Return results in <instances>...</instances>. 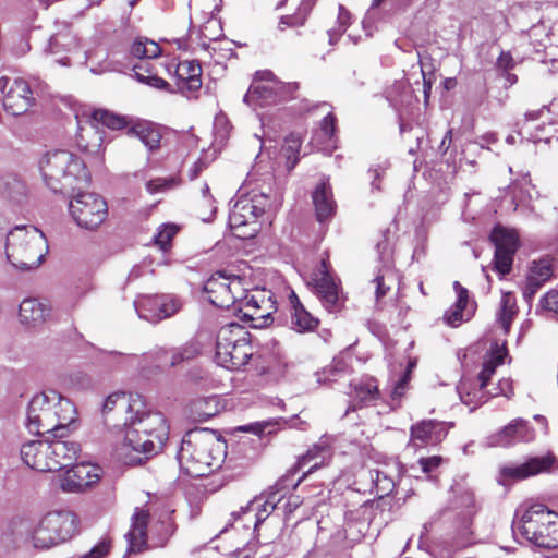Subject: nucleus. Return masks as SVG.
<instances>
[{"mask_svg":"<svg viewBox=\"0 0 558 558\" xmlns=\"http://www.w3.org/2000/svg\"><path fill=\"white\" fill-rule=\"evenodd\" d=\"M313 286L316 295L329 313L339 312L343 307L344 296L342 295L340 286L329 274L328 255L322 259L317 272L313 278Z\"/></svg>","mask_w":558,"mask_h":558,"instance_id":"18","label":"nucleus"},{"mask_svg":"<svg viewBox=\"0 0 558 558\" xmlns=\"http://www.w3.org/2000/svg\"><path fill=\"white\" fill-rule=\"evenodd\" d=\"M203 291L213 305L221 308H235L245 292L242 279L225 271L213 274L206 280Z\"/></svg>","mask_w":558,"mask_h":558,"instance_id":"12","label":"nucleus"},{"mask_svg":"<svg viewBox=\"0 0 558 558\" xmlns=\"http://www.w3.org/2000/svg\"><path fill=\"white\" fill-rule=\"evenodd\" d=\"M513 531L538 547H558V514L544 505L525 509Z\"/></svg>","mask_w":558,"mask_h":558,"instance_id":"6","label":"nucleus"},{"mask_svg":"<svg viewBox=\"0 0 558 558\" xmlns=\"http://www.w3.org/2000/svg\"><path fill=\"white\" fill-rule=\"evenodd\" d=\"M558 470V460L553 454L534 457L521 464L502 466L499 471V483L508 485L523 481L544 472Z\"/></svg>","mask_w":558,"mask_h":558,"instance_id":"17","label":"nucleus"},{"mask_svg":"<svg viewBox=\"0 0 558 558\" xmlns=\"http://www.w3.org/2000/svg\"><path fill=\"white\" fill-rule=\"evenodd\" d=\"M296 470H291L282 477H280L276 484L269 487L266 498V506H269L271 509H275L276 506L281 501V499L291 490L295 489L300 482L305 477L307 473H305L302 477H300L296 482H294L293 476Z\"/></svg>","mask_w":558,"mask_h":558,"instance_id":"40","label":"nucleus"},{"mask_svg":"<svg viewBox=\"0 0 558 558\" xmlns=\"http://www.w3.org/2000/svg\"><path fill=\"white\" fill-rule=\"evenodd\" d=\"M492 244H519L520 235L514 228L496 225L490 232Z\"/></svg>","mask_w":558,"mask_h":558,"instance_id":"50","label":"nucleus"},{"mask_svg":"<svg viewBox=\"0 0 558 558\" xmlns=\"http://www.w3.org/2000/svg\"><path fill=\"white\" fill-rule=\"evenodd\" d=\"M181 184V179L178 175H171L168 178H156L151 179L146 183V190L149 194L156 195L168 192L178 187Z\"/></svg>","mask_w":558,"mask_h":558,"instance_id":"52","label":"nucleus"},{"mask_svg":"<svg viewBox=\"0 0 558 558\" xmlns=\"http://www.w3.org/2000/svg\"><path fill=\"white\" fill-rule=\"evenodd\" d=\"M543 306L546 311L558 314V289L549 291L543 298Z\"/></svg>","mask_w":558,"mask_h":558,"instance_id":"64","label":"nucleus"},{"mask_svg":"<svg viewBox=\"0 0 558 558\" xmlns=\"http://www.w3.org/2000/svg\"><path fill=\"white\" fill-rule=\"evenodd\" d=\"M371 476L380 497L389 495L395 489L393 478L385 471L374 470L371 472Z\"/></svg>","mask_w":558,"mask_h":558,"instance_id":"55","label":"nucleus"},{"mask_svg":"<svg viewBox=\"0 0 558 558\" xmlns=\"http://www.w3.org/2000/svg\"><path fill=\"white\" fill-rule=\"evenodd\" d=\"M385 0H373L368 8L363 21L362 27L365 32L366 37H369L377 29V23L380 20L379 7Z\"/></svg>","mask_w":558,"mask_h":558,"instance_id":"54","label":"nucleus"},{"mask_svg":"<svg viewBox=\"0 0 558 558\" xmlns=\"http://www.w3.org/2000/svg\"><path fill=\"white\" fill-rule=\"evenodd\" d=\"M332 457L331 438L328 436L322 437L315 442L305 454L300 457L298 461V469L313 463L306 473H312L314 470L327 464Z\"/></svg>","mask_w":558,"mask_h":558,"instance_id":"32","label":"nucleus"},{"mask_svg":"<svg viewBox=\"0 0 558 558\" xmlns=\"http://www.w3.org/2000/svg\"><path fill=\"white\" fill-rule=\"evenodd\" d=\"M275 89L278 98V102L289 101L294 99L296 92L299 90V84L295 82L283 83L274 76Z\"/></svg>","mask_w":558,"mask_h":558,"instance_id":"57","label":"nucleus"},{"mask_svg":"<svg viewBox=\"0 0 558 558\" xmlns=\"http://www.w3.org/2000/svg\"><path fill=\"white\" fill-rule=\"evenodd\" d=\"M199 354V349L195 343H186L180 349L172 352L171 365H178L183 361H189L196 357Z\"/></svg>","mask_w":558,"mask_h":558,"instance_id":"59","label":"nucleus"},{"mask_svg":"<svg viewBox=\"0 0 558 558\" xmlns=\"http://www.w3.org/2000/svg\"><path fill=\"white\" fill-rule=\"evenodd\" d=\"M5 239L7 244L11 242L21 243H47L46 235L34 226H16L14 229L5 232L0 230V242Z\"/></svg>","mask_w":558,"mask_h":558,"instance_id":"38","label":"nucleus"},{"mask_svg":"<svg viewBox=\"0 0 558 558\" xmlns=\"http://www.w3.org/2000/svg\"><path fill=\"white\" fill-rule=\"evenodd\" d=\"M49 440L52 461L57 464V471L69 466L77 458L81 446L76 441L63 440V437H53Z\"/></svg>","mask_w":558,"mask_h":558,"instance_id":"34","label":"nucleus"},{"mask_svg":"<svg viewBox=\"0 0 558 558\" xmlns=\"http://www.w3.org/2000/svg\"><path fill=\"white\" fill-rule=\"evenodd\" d=\"M291 305V327L298 332L313 331L318 326V319L308 313L300 302L294 291L289 295Z\"/></svg>","mask_w":558,"mask_h":558,"instance_id":"37","label":"nucleus"},{"mask_svg":"<svg viewBox=\"0 0 558 558\" xmlns=\"http://www.w3.org/2000/svg\"><path fill=\"white\" fill-rule=\"evenodd\" d=\"M111 548V542L109 539H101L96 544L88 553L84 554L80 558H105Z\"/></svg>","mask_w":558,"mask_h":558,"instance_id":"61","label":"nucleus"},{"mask_svg":"<svg viewBox=\"0 0 558 558\" xmlns=\"http://www.w3.org/2000/svg\"><path fill=\"white\" fill-rule=\"evenodd\" d=\"M144 408L145 400L141 395L118 391L105 399L101 411L105 416L117 412V415L123 420L125 425V423L133 421V414H141Z\"/></svg>","mask_w":558,"mask_h":558,"instance_id":"20","label":"nucleus"},{"mask_svg":"<svg viewBox=\"0 0 558 558\" xmlns=\"http://www.w3.org/2000/svg\"><path fill=\"white\" fill-rule=\"evenodd\" d=\"M183 303L181 299L171 294L159 295V322L175 315L181 311Z\"/></svg>","mask_w":558,"mask_h":558,"instance_id":"51","label":"nucleus"},{"mask_svg":"<svg viewBox=\"0 0 558 558\" xmlns=\"http://www.w3.org/2000/svg\"><path fill=\"white\" fill-rule=\"evenodd\" d=\"M93 121L87 125L80 128L77 135L78 146L89 153H97L102 143V136L95 123L101 124L112 130H121L128 122L124 117L116 114L105 109H97L93 112Z\"/></svg>","mask_w":558,"mask_h":558,"instance_id":"14","label":"nucleus"},{"mask_svg":"<svg viewBox=\"0 0 558 558\" xmlns=\"http://www.w3.org/2000/svg\"><path fill=\"white\" fill-rule=\"evenodd\" d=\"M253 180L254 173H250L229 214L230 230L240 240L253 239L260 230L259 218L265 216L266 220H270L271 210L279 205L270 193V185L250 187Z\"/></svg>","mask_w":558,"mask_h":558,"instance_id":"2","label":"nucleus"},{"mask_svg":"<svg viewBox=\"0 0 558 558\" xmlns=\"http://www.w3.org/2000/svg\"><path fill=\"white\" fill-rule=\"evenodd\" d=\"M519 135L522 140L534 143L550 138L558 141V98L548 106L525 113L522 122L518 123Z\"/></svg>","mask_w":558,"mask_h":558,"instance_id":"11","label":"nucleus"},{"mask_svg":"<svg viewBox=\"0 0 558 558\" xmlns=\"http://www.w3.org/2000/svg\"><path fill=\"white\" fill-rule=\"evenodd\" d=\"M253 355L248 332L239 324H228L217 333L215 360L230 371L245 366Z\"/></svg>","mask_w":558,"mask_h":558,"instance_id":"8","label":"nucleus"},{"mask_svg":"<svg viewBox=\"0 0 558 558\" xmlns=\"http://www.w3.org/2000/svg\"><path fill=\"white\" fill-rule=\"evenodd\" d=\"M462 219L466 222H477L496 214L495 203L478 192L464 194Z\"/></svg>","mask_w":558,"mask_h":558,"instance_id":"28","label":"nucleus"},{"mask_svg":"<svg viewBox=\"0 0 558 558\" xmlns=\"http://www.w3.org/2000/svg\"><path fill=\"white\" fill-rule=\"evenodd\" d=\"M243 101L253 108H264L278 105V98L274 84V74L264 72L259 80H255L244 95Z\"/></svg>","mask_w":558,"mask_h":558,"instance_id":"24","label":"nucleus"},{"mask_svg":"<svg viewBox=\"0 0 558 558\" xmlns=\"http://www.w3.org/2000/svg\"><path fill=\"white\" fill-rule=\"evenodd\" d=\"M316 1L317 0H302L294 14L280 17L278 24L279 29L283 31L287 27L303 26Z\"/></svg>","mask_w":558,"mask_h":558,"instance_id":"45","label":"nucleus"},{"mask_svg":"<svg viewBox=\"0 0 558 558\" xmlns=\"http://www.w3.org/2000/svg\"><path fill=\"white\" fill-rule=\"evenodd\" d=\"M351 14L348 10H345L342 5H339V14H338V27L328 31L329 44L333 45L337 43L338 37L344 33L350 24Z\"/></svg>","mask_w":558,"mask_h":558,"instance_id":"58","label":"nucleus"},{"mask_svg":"<svg viewBox=\"0 0 558 558\" xmlns=\"http://www.w3.org/2000/svg\"><path fill=\"white\" fill-rule=\"evenodd\" d=\"M134 307L140 318L150 323L159 322V295L141 296L134 301Z\"/></svg>","mask_w":558,"mask_h":558,"instance_id":"46","label":"nucleus"},{"mask_svg":"<svg viewBox=\"0 0 558 558\" xmlns=\"http://www.w3.org/2000/svg\"><path fill=\"white\" fill-rule=\"evenodd\" d=\"M453 289L457 293L456 303L445 313L444 320L448 326L457 327L463 322H468L473 315V307L469 306V292L460 284L453 282Z\"/></svg>","mask_w":558,"mask_h":558,"instance_id":"30","label":"nucleus"},{"mask_svg":"<svg viewBox=\"0 0 558 558\" xmlns=\"http://www.w3.org/2000/svg\"><path fill=\"white\" fill-rule=\"evenodd\" d=\"M129 132L135 134L149 150L159 146L161 140L159 132L147 123H138Z\"/></svg>","mask_w":558,"mask_h":558,"instance_id":"48","label":"nucleus"},{"mask_svg":"<svg viewBox=\"0 0 558 558\" xmlns=\"http://www.w3.org/2000/svg\"><path fill=\"white\" fill-rule=\"evenodd\" d=\"M202 68L193 60L179 62L174 69L178 89L182 93L196 92L202 87Z\"/></svg>","mask_w":558,"mask_h":558,"instance_id":"29","label":"nucleus"},{"mask_svg":"<svg viewBox=\"0 0 558 558\" xmlns=\"http://www.w3.org/2000/svg\"><path fill=\"white\" fill-rule=\"evenodd\" d=\"M315 216L319 222L330 220L337 210L329 177H322L312 192Z\"/></svg>","mask_w":558,"mask_h":558,"instance_id":"26","label":"nucleus"},{"mask_svg":"<svg viewBox=\"0 0 558 558\" xmlns=\"http://www.w3.org/2000/svg\"><path fill=\"white\" fill-rule=\"evenodd\" d=\"M76 418L73 402L56 390H48L35 395L28 402L25 426L32 434L65 437Z\"/></svg>","mask_w":558,"mask_h":558,"instance_id":"3","label":"nucleus"},{"mask_svg":"<svg viewBox=\"0 0 558 558\" xmlns=\"http://www.w3.org/2000/svg\"><path fill=\"white\" fill-rule=\"evenodd\" d=\"M535 438V430L523 418H514L498 433L488 438L492 447H510L519 442H530Z\"/></svg>","mask_w":558,"mask_h":558,"instance_id":"21","label":"nucleus"},{"mask_svg":"<svg viewBox=\"0 0 558 558\" xmlns=\"http://www.w3.org/2000/svg\"><path fill=\"white\" fill-rule=\"evenodd\" d=\"M69 210L77 226L87 230L97 229L108 215L106 201L95 193H77Z\"/></svg>","mask_w":558,"mask_h":558,"instance_id":"13","label":"nucleus"},{"mask_svg":"<svg viewBox=\"0 0 558 558\" xmlns=\"http://www.w3.org/2000/svg\"><path fill=\"white\" fill-rule=\"evenodd\" d=\"M49 246H7L9 263L21 271L36 269L44 262Z\"/></svg>","mask_w":558,"mask_h":558,"instance_id":"25","label":"nucleus"},{"mask_svg":"<svg viewBox=\"0 0 558 558\" xmlns=\"http://www.w3.org/2000/svg\"><path fill=\"white\" fill-rule=\"evenodd\" d=\"M77 524V517L71 511L48 512L32 530L29 538L35 548L49 549L73 537Z\"/></svg>","mask_w":558,"mask_h":558,"instance_id":"9","label":"nucleus"},{"mask_svg":"<svg viewBox=\"0 0 558 558\" xmlns=\"http://www.w3.org/2000/svg\"><path fill=\"white\" fill-rule=\"evenodd\" d=\"M35 104V97L29 84L22 78H15L3 96V108L12 116H21Z\"/></svg>","mask_w":558,"mask_h":558,"instance_id":"22","label":"nucleus"},{"mask_svg":"<svg viewBox=\"0 0 558 558\" xmlns=\"http://www.w3.org/2000/svg\"><path fill=\"white\" fill-rule=\"evenodd\" d=\"M395 254L393 246H383L379 251L381 267L378 268L371 283L375 288V301L380 305L385 298L389 296L392 291L399 290L401 276L396 269L392 256Z\"/></svg>","mask_w":558,"mask_h":558,"instance_id":"16","label":"nucleus"},{"mask_svg":"<svg viewBox=\"0 0 558 558\" xmlns=\"http://www.w3.org/2000/svg\"><path fill=\"white\" fill-rule=\"evenodd\" d=\"M222 458V446L208 429L186 434L178 452L180 466L186 474L201 477L218 468Z\"/></svg>","mask_w":558,"mask_h":558,"instance_id":"5","label":"nucleus"},{"mask_svg":"<svg viewBox=\"0 0 558 558\" xmlns=\"http://www.w3.org/2000/svg\"><path fill=\"white\" fill-rule=\"evenodd\" d=\"M39 170L46 185L53 192L80 190L90 181L85 162L65 149L46 153L39 162Z\"/></svg>","mask_w":558,"mask_h":558,"instance_id":"4","label":"nucleus"},{"mask_svg":"<svg viewBox=\"0 0 558 558\" xmlns=\"http://www.w3.org/2000/svg\"><path fill=\"white\" fill-rule=\"evenodd\" d=\"M487 386H482V383H470L462 381L458 387L459 396L461 401L471 408V410L476 409L477 407L487 402L488 397L486 396L485 388Z\"/></svg>","mask_w":558,"mask_h":558,"instance_id":"42","label":"nucleus"},{"mask_svg":"<svg viewBox=\"0 0 558 558\" xmlns=\"http://www.w3.org/2000/svg\"><path fill=\"white\" fill-rule=\"evenodd\" d=\"M101 469L92 463H78L59 477V486L65 493H82L100 480Z\"/></svg>","mask_w":558,"mask_h":558,"instance_id":"19","label":"nucleus"},{"mask_svg":"<svg viewBox=\"0 0 558 558\" xmlns=\"http://www.w3.org/2000/svg\"><path fill=\"white\" fill-rule=\"evenodd\" d=\"M130 54L132 58L138 59V62L132 64V70L140 83L172 93L169 83L159 76V66L162 68L163 64L153 62L161 54V48L156 41L138 37L132 43Z\"/></svg>","mask_w":558,"mask_h":558,"instance_id":"10","label":"nucleus"},{"mask_svg":"<svg viewBox=\"0 0 558 558\" xmlns=\"http://www.w3.org/2000/svg\"><path fill=\"white\" fill-rule=\"evenodd\" d=\"M442 462H444V459L440 456L421 458L418 460V464L421 465L422 471L426 474L434 472L436 469H438L441 465Z\"/></svg>","mask_w":558,"mask_h":558,"instance_id":"63","label":"nucleus"},{"mask_svg":"<svg viewBox=\"0 0 558 558\" xmlns=\"http://www.w3.org/2000/svg\"><path fill=\"white\" fill-rule=\"evenodd\" d=\"M0 193L8 201L21 204L26 198V186L16 177L8 175L0 182Z\"/></svg>","mask_w":558,"mask_h":558,"instance_id":"44","label":"nucleus"},{"mask_svg":"<svg viewBox=\"0 0 558 558\" xmlns=\"http://www.w3.org/2000/svg\"><path fill=\"white\" fill-rule=\"evenodd\" d=\"M276 311V303L271 296H266L258 292L254 294H243L239 305L234 308L243 320L250 322L253 328H264L272 322V314Z\"/></svg>","mask_w":558,"mask_h":558,"instance_id":"15","label":"nucleus"},{"mask_svg":"<svg viewBox=\"0 0 558 558\" xmlns=\"http://www.w3.org/2000/svg\"><path fill=\"white\" fill-rule=\"evenodd\" d=\"M269 506H266V500L260 505L257 501L251 502L247 507L242 508L241 513L245 517H251L248 521L254 522V527L264 522L269 513L272 511Z\"/></svg>","mask_w":558,"mask_h":558,"instance_id":"53","label":"nucleus"},{"mask_svg":"<svg viewBox=\"0 0 558 558\" xmlns=\"http://www.w3.org/2000/svg\"><path fill=\"white\" fill-rule=\"evenodd\" d=\"M514 246H495L494 253V269L501 276H505L511 271Z\"/></svg>","mask_w":558,"mask_h":558,"instance_id":"47","label":"nucleus"},{"mask_svg":"<svg viewBox=\"0 0 558 558\" xmlns=\"http://www.w3.org/2000/svg\"><path fill=\"white\" fill-rule=\"evenodd\" d=\"M508 355L507 348L504 344L499 345L495 343L489 352L486 354L482 371L478 374V381L482 386H488L492 376L495 374L496 368L504 364L506 356Z\"/></svg>","mask_w":558,"mask_h":558,"instance_id":"39","label":"nucleus"},{"mask_svg":"<svg viewBox=\"0 0 558 558\" xmlns=\"http://www.w3.org/2000/svg\"><path fill=\"white\" fill-rule=\"evenodd\" d=\"M336 131V118L328 113L320 122V133L326 140H331Z\"/></svg>","mask_w":558,"mask_h":558,"instance_id":"62","label":"nucleus"},{"mask_svg":"<svg viewBox=\"0 0 558 558\" xmlns=\"http://www.w3.org/2000/svg\"><path fill=\"white\" fill-rule=\"evenodd\" d=\"M180 230L181 227L173 222L160 225L153 238V244H170Z\"/></svg>","mask_w":558,"mask_h":558,"instance_id":"56","label":"nucleus"},{"mask_svg":"<svg viewBox=\"0 0 558 558\" xmlns=\"http://www.w3.org/2000/svg\"><path fill=\"white\" fill-rule=\"evenodd\" d=\"M202 199H203V204L208 207V213H206V214L199 213V219L203 222H209L215 217L217 207L215 205V203H216L215 198L210 194V190H209V186L207 183H204V185L202 187Z\"/></svg>","mask_w":558,"mask_h":558,"instance_id":"60","label":"nucleus"},{"mask_svg":"<svg viewBox=\"0 0 558 558\" xmlns=\"http://www.w3.org/2000/svg\"><path fill=\"white\" fill-rule=\"evenodd\" d=\"M518 314L517 299L511 292H504L497 312V322L500 324L505 333H508L512 320Z\"/></svg>","mask_w":558,"mask_h":558,"instance_id":"43","label":"nucleus"},{"mask_svg":"<svg viewBox=\"0 0 558 558\" xmlns=\"http://www.w3.org/2000/svg\"><path fill=\"white\" fill-rule=\"evenodd\" d=\"M445 422L424 420L411 427V441L418 447L436 445L447 436Z\"/></svg>","mask_w":558,"mask_h":558,"instance_id":"27","label":"nucleus"},{"mask_svg":"<svg viewBox=\"0 0 558 558\" xmlns=\"http://www.w3.org/2000/svg\"><path fill=\"white\" fill-rule=\"evenodd\" d=\"M554 258L549 255L533 260L527 276L525 294H534L553 276Z\"/></svg>","mask_w":558,"mask_h":558,"instance_id":"36","label":"nucleus"},{"mask_svg":"<svg viewBox=\"0 0 558 558\" xmlns=\"http://www.w3.org/2000/svg\"><path fill=\"white\" fill-rule=\"evenodd\" d=\"M50 316V307L43 301L29 298L20 304L19 317L23 325L38 327Z\"/></svg>","mask_w":558,"mask_h":558,"instance_id":"33","label":"nucleus"},{"mask_svg":"<svg viewBox=\"0 0 558 558\" xmlns=\"http://www.w3.org/2000/svg\"><path fill=\"white\" fill-rule=\"evenodd\" d=\"M49 440H29L21 447V458L23 462L39 472L57 471V464L49 453Z\"/></svg>","mask_w":558,"mask_h":558,"instance_id":"23","label":"nucleus"},{"mask_svg":"<svg viewBox=\"0 0 558 558\" xmlns=\"http://www.w3.org/2000/svg\"><path fill=\"white\" fill-rule=\"evenodd\" d=\"M531 189L532 184L527 175L523 177L520 181L513 182L509 186L508 195L510 197V204L506 207V210L515 211L520 207H529Z\"/></svg>","mask_w":558,"mask_h":558,"instance_id":"41","label":"nucleus"},{"mask_svg":"<svg viewBox=\"0 0 558 558\" xmlns=\"http://www.w3.org/2000/svg\"><path fill=\"white\" fill-rule=\"evenodd\" d=\"M148 522L149 512L145 509L136 508L132 515L131 529L125 535L129 544L128 553L140 554L144 550L163 547L175 531L174 522L167 518L154 523L149 529L148 535Z\"/></svg>","mask_w":558,"mask_h":558,"instance_id":"7","label":"nucleus"},{"mask_svg":"<svg viewBox=\"0 0 558 558\" xmlns=\"http://www.w3.org/2000/svg\"><path fill=\"white\" fill-rule=\"evenodd\" d=\"M352 405L347 410H355L357 407H368L375 404L379 399L380 392L374 378H363L352 385Z\"/></svg>","mask_w":558,"mask_h":558,"instance_id":"35","label":"nucleus"},{"mask_svg":"<svg viewBox=\"0 0 558 558\" xmlns=\"http://www.w3.org/2000/svg\"><path fill=\"white\" fill-rule=\"evenodd\" d=\"M126 426L123 440L116 445L114 454L124 464H140L157 454L169 435V426L160 412L147 410L133 414Z\"/></svg>","mask_w":558,"mask_h":558,"instance_id":"1","label":"nucleus"},{"mask_svg":"<svg viewBox=\"0 0 558 558\" xmlns=\"http://www.w3.org/2000/svg\"><path fill=\"white\" fill-rule=\"evenodd\" d=\"M78 46V39L75 34L72 33L69 28H65L54 35H52L49 39L48 46L45 49L47 54L56 57V62L62 65H69L70 59L69 57H60L61 53L73 52Z\"/></svg>","mask_w":558,"mask_h":558,"instance_id":"31","label":"nucleus"},{"mask_svg":"<svg viewBox=\"0 0 558 558\" xmlns=\"http://www.w3.org/2000/svg\"><path fill=\"white\" fill-rule=\"evenodd\" d=\"M302 144L301 136L291 133L284 138L281 151L287 158V167L289 170L293 169L299 161V151Z\"/></svg>","mask_w":558,"mask_h":558,"instance_id":"49","label":"nucleus"}]
</instances>
